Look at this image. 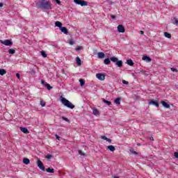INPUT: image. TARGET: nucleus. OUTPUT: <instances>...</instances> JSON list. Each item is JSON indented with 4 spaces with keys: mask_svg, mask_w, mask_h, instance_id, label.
<instances>
[{
    "mask_svg": "<svg viewBox=\"0 0 178 178\" xmlns=\"http://www.w3.org/2000/svg\"><path fill=\"white\" fill-rule=\"evenodd\" d=\"M108 143H112V140L107 138V140H106Z\"/></svg>",
    "mask_w": 178,
    "mask_h": 178,
    "instance_id": "obj_44",
    "label": "nucleus"
},
{
    "mask_svg": "<svg viewBox=\"0 0 178 178\" xmlns=\"http://www.w3.org/2000/svg\"><path fill=\"white\" fill-rule=\"evenodd\" d=\"M78 152H79V155H81L83 156H84L86 155V154L84 152H83V151H81V150H79Z\"/></svg>",
    "mask_w": 178,
    "mask_h": 178,
    "instance_id": "obj_34",
    "label": "nucleus"
},
{
    "mask_svg": "<svg viewBox=\"0 0 178 178\" xmlns=\"http://www.w3.org/2000/svg\"><path fill=\"white\" fill-rule=\"evenodd\" d=\"M149 104L150 105H154V106H156V108H159V104L158 103V101L152 100L149 102Z\"/></svg>",
    "mask_w": 178,
    "mask_h": 178,
    "instance_id": "obj_9",
    "label": "nucleus"
},
{
    "mask_svg": "<svg viewBox=\"0 0 178 178\" xmlns=\"http://www.w3.org/2000/svg\"><path fill=\"white\" fill-rule=\"evenodd\" d=\"M140 34H141L142 35H144V31H140Z\"/></svg>",
    "mask_w": 178,
    "mask_h": 178,
    "instance_id": "obj_50",
    "label": "nucleus"
},
{
    "mask_svg": "<svg viewBox=\"0 0 178 178\" xmlns=\"http://www.w3.org/2000/svg\"><path fill=\"white\" fill-rule=\"evenodd\" d=\"M41 84H42V86H45V84H47V83H45V81L42 80V81H41Z\"/></svg>",
    "mask_w": 178,
    "mask_h": 178,
    "instance_id": "obj_40",
    "label": "nucleus"
},
{
    "mask_svg": "<svg viewBox=\"0 0 178 178\" xmlns=\"http://www.w3.org/2000/svg\"><path fill=\"white\" fill-rule=\"evenodd\" d=\"M127 65H129V66H133L134 65V63L133 62V60L131 59H129L127 60Z\"/></svg>",
    "mask_w": 178,
    "mask_h": 178,
    "instance_id": "obj_18",
    "label": "nucleus"
},
{
    "mask_svg": "<svg viewBox=\"0 0 178 178\" xmlns=\"http://www.w3.org/2000/svg\"><path fill=\"white\" fill-rule=\"evenodd\" d=\"M108 149H109V151H111V152H113L115 149V146L109 145V146H108Z\"/></svg>",
    "mask_w": 178,
    "mask_h": 178,
    "instance_id": "obj_21",
    "label": "nucleus"
},
{
    "mask_svg": "<svg viewBox=\"0 0 178 178\" xmlns=\"http://www.w3.org/2000/svg\"><path fill=\"white\" fill-rule=\"evenodd\" d=\"M45 87H47V90H52V86L49 83H46Z\"/></svg>",
    "mask_w": 178,
    "mask_h": 178,
    "instance_id": "obj_31",
    "label": "nucleus"
},
{
    "mask_svg": "<svg viewBox=\"0 0 178 178\" xmlns=\"http://www.w3.org/2000/svg\"><path fill=\"white\" fill-rule=\"evenodd\" d=\"M23 162H24V163H25V165H29V163H30V159H29L27 158H24L23 159Z\"/></svg>",
    "mask_w": 178,
    "mask_h": 178,
    "instance_id": "obj_26",
    "label": "nucleus"
},
{
    "mask_svg": "<svg viewBox=\"0 0 178 178\" xmlns=\"http://www.w3.org/2000/svg\"><path fill=\"white\" fill-rule=\"evenodd\" d=\"M8 54H10V55H13V54H16V50H15L13 49H10L8 50Z\"/></svg>",
    "mask_w": 178,
    "mask_h": 178,
    "instance_id": "obj_24",
    "label": "nucleus"
},
{
    "mask_svg": "<svg viewBox=\"0 0 178 178\" xmlns=\"http://www.w3.org/2000/svg\"><path fill=\"white\" fill-rule=\"evenodd\" d=\"M16 76H17V79H20V74L17 73V74H16Z\"/></svg>",
    "mask_w": 178,
    "mask_h": 178,
    "instance_id": "obj_46",
    "label": "nucleus"
},
{
    "mask_svg": "<svg viewBox=\"0 0 178 178\" xmlns=\"http://www.w3.org/2000/svg\"><path fill=\"white\" fill-rule=\"evenodd\" d=\"M0 42L3 45H6V47H10V45H13V42L9 40H0Z\"/></svg>",
    "mask_w": 178,
    "mask_h": 178,
    "instance_id": "obj_5",
    "label": "nucleus"
},
{
    "mask_svg": "<svg viewBox=\"0 0 178 178\" xmlns=\"http://www.w3.org/2000/svg\"><path fill=\"white\" fill-rule=\"evenodd\" d=\"M122 83H123V84H129V81H125V80H122Z\"/></svg>",
    "mask_w": 178,
    "mask_h": 178,
    "instance_id": "obj_42",
    "label": "nucleus"
},
{
    "mask_svg": "<svg viewBox=\"0 0 178 178\" xmlns=\"http://www.w3.org/2000/svg\"><path fill=\"white\" fill-rule=\"evenodd\" d=\"M69 44H70V45H73V44H74V42L71 40H70Z\"/></svg>",
    "mask_w": 178,
    "mask_h": 178,
    "instance_id": "obj_41",
    "label": "nucleus"
},
{
    "mask_svg": "<svg viewBox=\"0 0 178 178\" xmlns=\"http://www.w3.org/2000/svg\"><path fill=\"white\" fill-rule=\"evenodd\" d=\"M56 138L57 140H59V138H60V136H58V135H56Z\"/></svg>",
    "mask_w": 178,
    "mask_h": 178,
    "instance_id": "obj_47",
    "label": "nucleus"
},
{
    "mask_svg": "<svg viewBox=\"0 0 178 178\" xmlns=\"http://www.w3.org/2000/svg\"><path fill=\"white\" fill-rule=\"evenodd\" d=\"M114 178H119V177H115Z\"/></svg>",
    "mask_w": 178,
    "mask_h": 178,
    "instance_id": "obj_53",
    "label": "nucleus"
},
{
    "mask_svg": "<svg viewBox=\"0 0 178 178\" xmlns=\"http://www.w3.org/2000/svg\"><path fill=\"white\" fill-rule=\"evenodd\" d=\"M40 105H41V106H42V107L45 106V102H44V101H40Z\"/></svg>",
    "mask_w": 178,
    "mask_h": 178,
    "instance_id": "obj_35",
    "label": "nucleus"
},
{
    "mask_svg": "<svg viewBox=\"0 0 178 178\" xmlns=\"http://www.w3.org/2000/svg\"><path fill=\"white\" fill-rule=\"evenodd\" d=\"M172 24H176V26H177V24H178V19H177V18L174 17L172 19Z\"/></svg>",
    "mask_w": 178,
    "mask_h": 178,
    "instance_id": "obj_22",
    "label": "nucleus"
},
{
    "mask_svg": "<svg viewBox=\"0 0 178 178\" xmlns=\"http://www.w3.org/2000/svg\"><path fill=\"white\" fill-rule=\"evenodd\" d=\"M97 56L99 59H104V58H105V54L104 52H98Z\"/></svg>",
    "mask_w": 178,
    "mask_h": 178,
    "instance_id": "obj_11",
    "label": "nucleus"
},
{
    "mask_svg": "<svg viewBox=\"0 0 178 178\" xmlns=\"http://www.w3.org/2000/svg\"><path fill=\"white\" fill-rule=\"evenodd\" d=\"M74 2L81 6H88V3L84 0H74Z\"/></svg>",
    "mask_w": 178,
    "mask_h": 178,
    "instance_id": "obj_4",
    "label": "nucleus"
},
{
    "mask_svg": "<svg viewBox=\"0 0 178 178\" xmlns=\"http://www.w3.org/2000/svg\"><path fill=\"white\" fill-rule=\"evenodd\" d=\"M101 138H102V140H105L106 141L108 138L105 136H102Z\"/></svg>",
    "mask_w": 178,
    "mask_h": 178,
    "instance_id": "obj_39",
    "label": "nucleus"
},
{
    "mask_svg": "<svg viewBox=\"0 0 178 178\" xmlns=\"http://www.w3.org/2000/svg\"><path fill=\"white\" fill-rule=\"evenodd\" d=\"M55 26H56V27H58L60 29L63 27L62 26V22H60L59 21H56L55 22Z\"/></svg>",
    "mask_w": 178,
    "mask_h": 178,
    "instance_id": "obj_15",
    "label": "nucleus"
},
{
    "mask_svg": "<svg viewBox=\"0 0 178 178\" xmlns=\"http://www.w3.org/2000/svg\"><path fill=\"white\" fill-rule=\"evenodd\" d=\"M115 104L116 105H120V98L118 97L114 100Z\"/></svg>",
    "mask_w": 178,
    "mask_h": 178,
    "instance_id": "obj_28",
    "label": "nucleus"
},
{
    "mask_svg": "<svg viewBox=\"0 0 178 178\" xmlns=\"http://www.w3.org/2000/svg\"><path fill=\"white\" fill-rule=\"evenodd\" d=\"M118 33H124L126 29H124V26L122 24H120L117 27Z\"/></svg>",
    "mask_w": 178,
    "mask_h": 178,
    "instance_id": "obj_8",
    "label": "nucleus"
},
{
    "mask_svg": "<svg viewBox=\"0 0 178 178\" xmlns=\"http://www.w3.org/2000/svg\"><path fill=\"white\" fill-rule=\"evenodd\" d=\"M37 165L40 168V170H42V172H45V167L44 166V164L42 163L41 160H38Z\"/></svg>",
    "mask_w": 178,
    "mask_h": 178,
    "instance_id": "obj_6",
    "label": "nucleus"
},
{
    "mask_svg": "<svg viewBox=\"0 0 178 178\" xmlns=\"http://www.w3.org/2000/svg\"><path fill=\"white\" fill-rule=\"evenodd\" d=\"M164 36L166 38H172V35L168 32H165L164 33Z\"/></svg>",
    "mask_w": 178,
    "mask_h": 178,
    "instance_id": "obj_23",
    "label": "nucleus"
},
{
    "mask_svg": "<svg viewBox=\"0 0 178 178\" xmlns=\"http://www.w3.org/2000/svg\"><path fill=\"white\" fill-rule=\"evenodd\" d=\"M62 120H65V122H67L68 123L70 122V120L69 119H67V118L62 117Z\"/></svg>",
    "mask_w": 178,
    "mask_h": 178,
    "instance_id": "obj_33",
    "label": "nucleus"
},
{
    "mask_svg": "<svg viewBox=\"0 0 178 178\" xmlns=\"http://www.w3.org/2000/svg\"><path fill=\"white\" fill-rule=\"evenodd\" d=\"M56 3H58V5H60V1L59 0H56Z\"/></svg>",
    "mask_w": 178,
    "mask_h": 178,
    "instance_id": "obj_45",
    "label": "nucleus"
},
{
    "mask_svg": "<svg viewBox=\"0 0 178 178\" xmlns=\"http://www.w3.org/2000/svg\"><path fill=\"white\" fill-rule=\"evenodd\" d=\"M46 172H47V173H55V170L54 168H47L46 169Z\"/></svg>",
    "mask_w": 178,
    "mask_h": 178,
    "instance_id": "obj_19",
    "label": "nucleus"
},
{
    "mask_svg": "<svg viewBox=\"0 0 178 178\" xmlns=\"http://www.w3.org/2000/svg\"><path fill=\"white\" fill-rule=\"evenodd\" d=\"M38 9H44V10H51L52 9V3L51 1H40L38 4Z\"/></svg>",
    "mask_w": 178,
    "mask_h": 178,
    "instance_id": "obj_1",
    "label": "nucleus"
},
{
    "mask_svg": "<svg viewBox=\"0 0 178 178\" xmlns=\"http://www.w3.org/2000/svg\"><path fill=\"white\" fill-rule=\"evenodd\" d=\"M103 102L104 104H106V105H108V106H110V105H112V102H111L110 101L106 100L105 99H103Z\"/></svg>",
    "mask_w": 178,
    "mask_h": 178,
    "instance_id": "obj_25",
    "label": "nucleus"
},
{
    "mask_svg": "<svg viewBox=\"0 0 178 178\" xmlns=\"http://www.w3.org/2000/svg\"><path fill=\"white\" fill-rule=\"evenodd\" d=\"M143 60H147V62H151L152 59L147 56H145L143 57Z\"/></svg>",
    "mask_w": 178,
    "mask_h": 178,
    "instance_id": "obj_17",
    "label": "nucleus"
},
{
    "mask_svg": "<svg viewBox=\"0 0 178 178\" xmlns=\"http://www.w3.org/2000/svg\"><path fill=\"white\" fill-rule=\"evenodd\" d=\"M3 6V3H0V8H2Z\"/></svg>",
    "mask_w": 178,
    "mask_h": 178,
    "instance_id": "obj_48",
    "label": "nucleus"
},
{
    "mask_svg": "<svg viewBox=\"0 0 178 178\" xmlns=\"http://www.w3.org/2000/svg\"><path fill=\"white\" fill-rule=\"evenodd\" d=\"M170 70H172V72H176V73H177V72H178L177 69L173 68V67L170 68Z\"/></svg>",
    "mask_w": 178,
    "mask_h": 178,
    "instance_id": "obj_38",
    "label": "nucleus"
},
{
    "mask_svg": "<svg viewBox=\"0 0 178 178\" xmlns=\"http://www.w3.org/2000/svg\"><path fill=\"white\" fill-rule=\"evenodd\" d=\"M41 55L43 58H47V53L44 51H41Z\"/></svg>",
    "mask_w": 178,
    "mask_h": 178,
    "instance_id": "obj_32",
    "label": "nucleus"
},
{
    "mask_svg": "<svg viewBox=\"0 0 178 178\" xmlns=\"http://www.w3.org/2000/svg\"><path fill=\"white\" fill-rule=\"evenodd\" d=\"M92 111H93V115H95V116H99V111H98V109L95 108L92 109Z\"/></svg>",
    "mask_w": 178,
    "mask_h": 178,
    "instance_id": "obj_14",
    "label": "nucleus"
},
{
    "mask_svg": "<svg viewBox=\"0 0 178 178\" xmlns=\"http://www.w3.org/2000/svg\"><path fill=\"white\" fill-rule=\"evenodd\" d=\"M96 77L101 81H104V80H105V74H104L98 73L96 74Z\"/></svg>",
    "mask_w": 178,
    "mask_h": 178,
    "instance_id": "obj_7",
    "label": "nucleus"
},
{
    "mask_svg": "<svg viewBox=\"0 0 178 178\" xmlns=\"http://www.w3.org/2000/svg\"><path fill=\"white\" fill-rule=\"evenodd\" d=\"M174 156H175V158H176V159H178V152H175L174 153Z\"/></svg>",
    "mask_w": 178,
    "mask_h": 178,
    "instance_id": "obj_36",
    "label": "nucleus"
},
{
    "mask_svg": "<svg viewBox=\"0 0 178 178\" xmlns=\"http://www.w3.org/2000/svg\"><path fill=\"white\" fill-rule=\"evenodd\" d=\"M129 154L130 155H137V154H138L137 152H136L134 149H131L129 150Z\"/></svg>",
    "mask_w": 178,
    "mask_h": 178,
    "instance_id": "obj_20",
    "label": "nucleus"
},
{
    "mask_svg": "<svg viewBox=\"0 0 178 178\" xmlns=\"http://www.w3.org/2000/svg\"><path fill=\"white\" fill-rule=\"evenodd\" d=\"M20 130H21V131H22V133H24V134H29V133H30L29 129H27V128H26V127H21Z\"/></svg>",
    "mask_w": 178,
    "mask_h": 178,
    "instance_id": "obj_12",
    "label": "nucleus"
},
{
    "mask_svg": "<svg viewBox=\"0 0 178 178\" xmlns=\"http://www.w3.org/2000/svg\"><path fill=\"white\" fill-rule=\"evenodd\" d=\"M113 1H111V4L113 5Z\"/></svg>",
    "mask_w": 178,
    "mask_h": 178,
    "instance_id": "obj_52",
    "label": "nucleus"
},
{
    "mask_svg": "<svg viewBox=\"0 0 178 178\" xmlns=\"http://www.w3.org/2000/svg\"><path fill=\"white\" fill-rule=\"evenodd\" d=\"M150 140H151L152 141H154V137L151 136V137H150Z\"/></svg>",
    "mask_w": 178,
    "mask_h": 178,
    "instance_id": "obj_51",
    "label": "nucleus"
},
{
    "mask_svg": "<svg viewBox=\"0 0 178 178\" xmlns=\"http://www.w3.org/2000/svg\"><path fill=\"white\" fill-rule=\"evenodd\" d=\"M110 59H111V62H113L114 63H115V65L118 67H122V66H123V61L119 60V58H118L116 57H111Z\"/></svg>",
    "mask_w": 178,
    "mask_h": 178,
    "instance_id": "obj_3",
    "label": "nucleus"
},
{
    "mask_svg": "<svg viewBox=\"0 0 178 178\" xmlns=\"http://www.w3.org/2000/svg\"><path fill=\"white\" fill-rule=\"evenodd\" d=\"M116 17L115 15H111V19H115Z\"/></svg>",
    "mask_w": 178,
    "mask_h": 178,
    "instance_id": "obj_49",
    "label": "nucleus"
},
{
    "mask_svg": "<svg viewBox=\"0 0 178 178\" xmlns=\"http://www.w3.org/2000/svg\"><path fill=\"white\" fill-rule=\"evenodd\" d=\"M46 158H47V159H52V156L51 154H47L46 156Z\"/></svg>",
    "mask_w": 178,
    "mask_h": 178,
    "instance_id": "obj_37",
    "label": "nucleus"
},
{
    "mask_svg": "<svg viewBox=\"0 0 178 178\" xmlns=\"http://www.w3.org/2000/svg\"><path fill=\"white\" fill-rule=\"evenodd\" d=\"M61 103L67 108H70V109H74V105L72 104V102H69V100L66 99V98L61 97L60 99Z\"/></svg>",
    "mask_w": 178,
    "mask_h": 178,
    "instance_id": "obj_2",
    "label": "nucleus"
},
{
    "mask_svg": "<svg viewBox=\"0 0 178 178\" xmlns=\"http://www.w3.org/2000/svg\"><path fill=\"white\" fill-rule=\"evenodd\" d=\"M76 61L77 66H81V60L80 59V58L76 57Z\"/></svg>",
    "mask_w": 178,
    "mask_h": 178,
    "instance_id": "obj_16",
    "label": "nucleus"
},
{
    "mask_svg": "<svg viewBox=\"0 0 178 178\" xmlns=\"http://www.w3.org/2000/svg\"><path fill=\"white\" fill-rule=\"evenodd\" d=\"M76 51H80V49H81V47H76Z\"/></svg>",
    "mask_w": 178,
    "mask_h": 178,
    "instance_id": "obj_43",
    "label": "nucleus"
},
{
    "mask_svg": "<svg viewBox=\"0 0 178 178\" xmlns=\"http://www.w3.org/2000/svg\"><path fill=\"white\" fill-rule=\"evenodd\" d=\"M60 30L61 33H63L64 34H69V31H67V29L65 26H61V28H60Z\"/></svg>",
    "mask_w": 178,
    "mask_h": 178,
    "instance_id": "obj_10",
    "label": "nucleus"
},
{
    "mask_svg": "<svg viewBox=\"0 0 178 178\" xmlns=\"http://www.w3.org/2000/svg\"><path fill=\"white\" fill-rule=\"evenodd\" d=\"M79 83L81 84V86L83 87V86H84V84H86V81H84V79H79Z\"/></svg>",
    "mask_w": 178,
    "mask_h": 178,
    "instance_id": "obj_30",
    "label": "nucleus"
},
{
    "mask_svg": "<svg viewBox=\"0 0 178 178\" xmlns=\"http://www.w3.org/2000/svg\"><path fill=\"white\" fill-rule=\"evenodd\" d=\"M109 63H111V58H105L104 59V64L105 65H109Z\"/></svg>",
    "mask_w": 178,
    "mask_h": 178,
    "instance_id": "obj_29",
    "label": "nucleus"
},
{
    "mask_svg": "<svg viewBox=\"0 0 178 178\" xmlns=\"http://www.w3.org/2000/svg\"><path fill=\"white\" fill-rule=\"evenodd\" d=\"M4 74H6V70H5V69H1L0 70V76H3Z\"/></svg>",
    "mask_w": 178,
    "mask_h": 178,
    "instance_id": "obj_27",
    "label": "nucleus"
},
{
    "mask_svg": "<svg viewBox=\"0 0 178 178\" xmlns=\"http://www.w3.org/2000/svg\"><path fill=\"white\" fill-rule=\"evenodd\" d=\"M161 103L163 106H164V108H166L167 109H169V108H170V105L168 104V103H166L165 101H161Z\"/></svg>",
    "mask_w": 178,
    "mask_h": 178,
    "instance_id": "obj_13",
    "label": "nucleus"
}]
</instances>
